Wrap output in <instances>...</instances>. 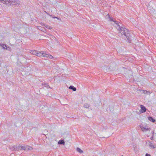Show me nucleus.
<instances>
[{
	"mask_svg": "<svg viewBox=\"0 0 156 156\" xmlns=\"http://www.w3.org/2000/svg\"><path fill=\"white\" fill-rule=\"evenodd\" d=\"M69 88L70 89L72 90L73 91H76V88L74 87L73 86H70L69 87Z\"/></svg>",
	"mask_w": 156,
	"mask_h": 156,
	"instance_id": "f8f14e48",
	"label": "nucleus"
},
{
	"mask_svg": "<svg viewBox=\"0 0 156 156\" xmlns=\"http://www.w3.org/2000/svg\"><path fill=\"white\" fill-rule=\"evenodd\" d=\"M123 156V155H122V156Z\"/></svg>",
	"mask_w": 156,
	"mask_h": 156,
	"instance_id": "c85d7f7f",
	"label": "nucleus"
},
{
	"mask_svg": "<svg viewBox=\"0 0 156 156\" xmlns=\"http://www.w3.org/2000/svg\"><path fill=\"white\" fill-rule=\"evenodd\" d=\"M0 1H1L2 2H4V0H0Z\"/></svg>",
	"mask_w": 156,
	"mask_h": 156,
	"instance_id": "a878e982",
	"label": "nucleus"
},
{
	"mask_svg": "<svg viewBox=\"0 0 156 156\" xmlns=\"http://www.w3.org/2000/svg\"><path fill=\"white\" fill-rule=\"evenodd\" d=\"M43 57L49 58L50 59H52L53 57L50 55H48L46 53V52H43Z\"/></svg>",
	"mask_w": 156,
	"mask_h": 156,
	"instance_id": "20e7f679",
	"label": "nucleus"
},
{
	"mask_svg": "<svg viewBox=\"0 0 156 156\" xmlns=\"http://www.w3.org/2000/svg\"><path fill=\"white\" fill-rule=\"evenodd\" d=\"M153 136H152L151 138V140H154V139L153 138Z\"/></svg>",
	"mask_w": 156,
	"mask_h": 156,
	"instance_id": "b1692460",
	"label": "nucleus"
},
{
	"mask_svg": "<svg viewBox=\"0 0 156 156\" xmlns=\"http://www.w3.org/2000/svg\"><path fill=\"white\" fill-rule=\"evenodd\" d=\"M0 46L2 47L3 49H8L7 47L5 44H2L0 43Z\"/></svg>",
	"mask_w": 156,
	"mask_h": 156,
	"instance_id": "1a4fd4ad",
	"label": "nucleus"
},
{
	"mask_svg": "<svg viewBox=\"0 0 156 156\" xmlns=\"http://www.w3.org/2000/svg\"><path fill=\"white\" fill-rule=\"evenodd\" d=\"M7 48H8V49H6V50H8L10 51H11V50H12L11 49L10 47H7Z\"/></svg>",
	"mask_w": 156,
	"mask_h": 156,
	"instance_id": "412c9836",
	"label": "nucleus"
},
{
	"mask_svg": "<svg viewBox=\"0 0 156 156\" xmlns=\"http://www.w3.org/2000/svg\"><path fill=\"white\" fill-rule=\"evenodd\" d=\"M30 53L34 55H37L38 56H42L43 55V51H40L35 50H32L30 51Z\"/></svg>",
	"mask_w": 156,
	"mask_h": 156,
	"instance_id": "f03ea898",
	"label": "nucleus"
},
{
	"mask_svg": "<svg viewBox=\"0 0 156 156\" xmlns=\"http://www.w3.org/2000/svg\"><path fill=\"white\" fill-rule=\"evenodd\" d=\"M108 16V18H109V14H107V15L106 16Z\"/></svg>",
	"mask_w": 156,
	"mask_h": 156,
	"instance_id": "393cba45",
	"label": "nucleus"
},
{
	"mask_svg": "<svg viewBox=\"0 0 156 156\" xmlns=\"http://www.w3.org/2000/svg\"><path fill=\"white\" fill-rule=\"evenodd\" d=\"M148 119L150 121H151L153 122H154L155 121V120L154 119H153L152 117L150 116L148 117Z\"/></svg>",
	"mask_w": 156,
	"mask_h": 156,
	"instance_id": "9d476101",
	"label": "nucleus"
},
{
	"mask_svg": "<svg viewBox=\"0 0 156 156\" xmlns=\"http://www.w3.org/2000/svg\"><path fill=\"white\" fill-rule=\"evenodd\" d=\"M76 150L77 152H78L80 154L82 153L83 152V151L79 147L77 148Z\"/></svg>",
	"mask_w": 156,
	"mask_h": 156,
	"instance_id": "ddd939ff",
	"label": "nucleus"
},
{
	"mask_svg": "<svg viewBox=\"0 0 156 156\" xmlns=\"http://www.w3.org/2000/svg\"><path fill=\"white\" fill-rule=\"evenodd\" d=\"M59 144H65V142L63 140H60L58 142Z\"/></svg>",
	"mask_w": 156,
	"mask_h": 156,
	"instance_id": "4468645a",
	"label": "nucleus"
},
{
	"mask_svg": "<svg viewBox=\"0 0 156 156\" xmlns=\"http://www.w3.org/2000/svg\"><path fill=\"white\" fill-rule=\"evenodd\" d=\"M20 147L21 149H23L24 150L31 151L33 150V148L32 147L27 145H25L24 146H21Z\"/></svg>",
	"mask_w": 156,
	"mask_h": 156,
	"instance_id": "7ed1b4c3",
	"label": "nucleus"
},
{
	"mask_svg": "<svg viewBox=\"0 0 156 156\" xmlns=\"http://www.w3.org/2000/svg\"><path fill=\"white\" fill-rule=\"evenodd\" d=\"M142 91H143V93H144V94H145L146 93H150V94L151 93H150V92L149 91H147L144 90H142Z\"/></svg>",
	"mask_w": 156,
	"mask_h": 156,
	"instance_id": "6ab92c4d",
	"label": "nucleus"
},
{
	"mask_svg": "<svg viewBox=\"0 0 156 156\" xmlns=\"http://www.w3.org/2000/svg\"><path fill=\"white\" fill-rule=\"evenodd\" d=\"M140 128L142 130V131L143 132L144 131H150L151 128H146V127H144L143 126H140Z\"/></svg>",
	"mask_w": 156,
	"mask_h": 156,
	"instance_id": "423d86ee",
	"label": "nucleus"
},
{
	"mask_svg": "<svg viewBox=\"0 0 156 156\" xmlns=\"http://www.w3.org/2000/svg\"><path fill=\"white\" fill-rule=\"evenodd\" d=\"M154 132H153V136H154Z\"/></svg>",
	"mask_w": 156,
	"mask_h": 156,
	"instance_id": "bb28decb",
	"label": "nucleus"
},
{
	"mask_svg": "<svg viewBox=\"0 0 156 156\" xmlns=\"http://www.w3.org/2000/svg\"><path fill=\"white\" fill-rule=\"evenodd\" d=\"M49 16H50L52 17L53 18H56L57 19H59L58 18H57L56 17H55L53 16H52L50 15H49Z\"/></svg>",
	"mask_w": 156,
	"mask_h": 156,
	"instance_id": "4be33fe9",
	"label": "nucleus"
},
{
	"mask_svg": "<svg viewBox=\"0 0 156 156\" xmlns=\"http://www.w3.org/2000/svg\"><path fill=\"white\" fill-rule=\"evenodd\" d=\"M38 29L42 31H44V30H43V28L42 27H39Z\"/></svg>",
	"mask_w": 156,
	"mask_h": 156,
	"instance_id": "a211bd4d",
	"label": "nucleus"
},
{
	"mask_svg": "<svg viewBox=\"0 0 156 156\" xmlns=\"http://www.w3.org/2000/svg\"><path fill=\"white\" fill-rule=\"evenodd\" d=\"M14 5L18 6L20 4L19 0H15Z\"/></svg>",
	"mask_w": 156,
	"mask_h": 156,
	"instance_id": "6e6552de",
	"label": "nucleus"
},
{
	"mask_svg": "<svg viewBox=\"0 0 156 156\" xmlns=\"http://www.w3.org/2000/svg\"><path fill=\"white\" fill-rule=\"evenodd\" d=\"M110 20H111L112 21H113V22H114L115 23V27H116L115 26H116V23H117V24H118V25H119V24H118L117 23H116V21H114V20H113V18H111H111H110Z\"/></svg>",
	"mask_w": 156,
	"mask_h": 156,
	"instance_id": "f3484780",
	"label": "nucleus"
},
{
	"mask_svg": "<svg viewBox=\"0 0 156 156\" xmlns=\"http://www.w3.org/2000/svg\"><path fill=\"white\" fill-rule=\"evenodd\" d=\"M11 5H14L15 0H11Z\"/></svg>",
	"mask_w": 156,
	"mask_h": 156,
	"instance_id": "aec40b11",
	"label": "nucleus"
},
{
	"mask_svg": "<svg viewBox=\"0 0 156 156\" xmlns=\"http://www.w3.org/2000/svg\"><path fill=\"white\" fill-rule=\"evenodd\" d=\"M149 146L150 147L152 148H155V147L154 146L153 144L151 143H150L149 144Z\"/></svg>",
	"mask_w": 156,
	"mask_h": 156,
	"instance_id": "dca6fc26",
	"label": "nucleus"
},
{
	"mask_svg": "<svg viewBox=\"0 0 156 156\" xmlns=\"http://www.w3.org/2000/svg\"><path fill=\"white\" fill-rule=\"evenodd\" d=\"M145 156H151L150 154L148 153H147L145 154Z\"/></svg>",
	"mask_w": 156,
	"mask_h": 156,
	"instance_id": "5701e85b",
	"label": "nucleus"
},
{
	"mask_svg": "<svg viewBox=\"0 0 156 156\" xmlns=\"http://www.w3.org/2000/svg\"><path fill=\"white\" fill-rule=\"evenodd\" d=\"M140 107L141 108L140 111L142 113L146 111V108L144 105H141Z\"/></svg>",
	"mask_w": 156,
	"mask_h": 156,
	"instance_id": "0eeeda50",
	"label": "nucleus"
},
{
	"mask_svg": "<svg viewBox=\"0 0 156 156\" xmlns=\"http://www.w3.org/2000/svg\"><path fill=\"white\" fill-rule=\"evenodd\" d=\"M11 0H4V1L2 2V3L6 4L10 6L11 5Z\"/></svg>",
	"mask_w": 156,
	"mask_h": 156,
	"instance_id": "39448f33",
	"label": "nucleus"
},
{
	"mask_svg": "<svg viewBox=\"0 0 156 156\" xmlns=\"http://www.w3.org/2000/svg\"><path fill=\"white\" fill-rule=\"evenodd\" d=\"M44 85H47V84H44Z\"/></svg>",
	"mask_w": 156,
	"mask_h": 156,
	"instance_id": "cd10ccee",
	"label": "nucleus"
},
{
	"mask_svg": "<svg viewBox=\"0 0 156 156\" xmlns=\"http://www.w3.org/2000/svg\"><path fill=\"white\" fill-rule=\"evenodd\" d=\"M116 28L119 31L122 35H124L127 38L128 41L130 43L131 40L130 38V34L127 29L120 27L117 23L116 24Z\"/></svg>",
	"mask_w": 156,
	"mask_h": 156,
	"instance_id": "f257e3e1",
	"label": "nucleus"
},
{
	"mask_svg": "<svg viewBox=\"0 0 156 156\" xmlns=\"http://www.w3.org/2000/svg\"><path fill=\"white\" fill-rule=\"evenodd\" d=\"M90 106V105L87 103H85L84 105V106L86 108H88Z\"/></svg>",
	"mask_w": 156,
	"mask_h": 156,
	"instance_id": "2eb2a0df",
	"label": "nucleus"
},
{
	"mask_svg": "<svg viewBox=\"0 0 156 156\" xmlns=\"http://www.w3.org/2000/svg\"><path fill=\"white\" fill-rule=\"evenodd\" d=\"M43 25L45 27H46L47 28L49 29L50 30H51V29H52V27L50 26H48L47 25L43 24Z\"/></svg>",
	"mask_w": 156,
	"mask_h": 156,
	"instance_id": "9b49d317",
	"label": "nucleus"
}]
</instances>
